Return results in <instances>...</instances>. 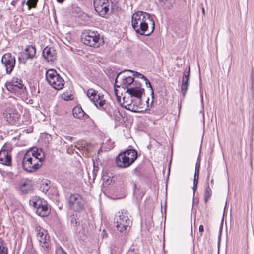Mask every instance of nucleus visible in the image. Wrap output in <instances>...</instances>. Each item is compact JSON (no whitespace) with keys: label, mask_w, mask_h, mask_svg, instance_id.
Listing matches in <instances>:
<instances>
[{"label":"nucleus","mask_w":254,"mask_h":254,"mask_svg":"<svg viewBox=\"0 0 254 254\" xmlns=\"http://www.w3.org/2000/svg\"><path fill=\"white\" fill-rule=\"evenodd\" d=\"M45 160V154L41 149L33 148L27 150L22 158L23 169L33 172L39 169Z\"/></svg>","instance_id":"f257e3e1"},{"label":"nucleus","mask_w":254,"mask_h":254,"mask_svg":"<svg viewBox=\"0 0 254 254\" xmlns=\"http://www.w3.org/2000/svg\"><path fill=\"white\" fill-rule=\"evenodd\" d=\"M16 98L13 97H9L5 104L7 105L6 108L3 112V118L10 125H14L19 120L20 115L17 110L14 108L13 103H15Z\"/></svg>","instance_id":"f03ea898"},{"label":"nucleus","mask_w":254,"mask_h":254,"mask_svg":"<svg viewBox=\"0 0 254 254\" xmlns=\"http://www.w3.org/2000/svg\"><path fill=\"white\" fill-rule=\"evenodd\" d=\"M137 152L133 149L127 150L120 153L116 158V163L121 168L130 166L137 159Z\"/></svg>","instance_id":"7ed1b4c3"},{"label":"nucleus","mask_w":254,"mask_h":254,"mask_svg":"<svg viewBox=\"0 0 254 254\" xmlns=\"http://www.w3.org/2000/svg\"><path fill=\"white\" fill-rule=\"evenodd\" d=\"M35 231L39 245L43 249L44 254H48L51 248V239L47 231L36 225Z\"/></svg>","instance_id":"20e7f679"},{"label":"nucleus","mask_w":254,"mask_h":254,"mask_svg":"<svg viewBox=\"0 0 254 254\" xmlns=\"http://www.w3.org/2000/svg\"><path fill=\"white\" fill-rule=\"evenodd\" d=\"M29 204L35 209L36 214L41 217L47 216L50 213L47 201L39 197H32L29 201Z\"/></svg>","instance_id":"39448f33"},{"label":"nucleus","mask_w":254,"mask_h":254,"mask_svg":"<svg viewBox=\"0 0 254 254\" xmlns=\"http://www.w3.org/2000/svg\"><path fill=\"white\" fill-rule=\"evenodd\" d=\"M46 79L49 84L56 90L63 88L65 82L55 69H50L46 72Z\"/></svg>","instance_id":"423d86ee"},{"label":"nucleus","mask_w":254,"mask_h":254,"mask_svg":"<svg viewBox=\"0 0 254 254\" xmlns=\"http://www.w3.org/2000/svg\"><path fill=\"white\" fill-rule=\"evenodd\" d=\"M82 39L84 44L90 47H98L103 42L97 32L91 30L83 33Z\"/></svg>","instance_id":"0eeeda50"},{"label":"nucleus","mask_w":254,"mask_h":254,"mask_svg":"<svg viewBox=\"0 0 254 254\" xmlns=\"http://www.w3.org/2000/svg\"><path fill=\"white\" fill-rule=\"evenodd\" d=\"M127 211L119 212L115 218V223L118 231L121 232L126 231L129 227L131 221L128 217Z\"/></svg>","instance_id":"6e6552de"},{"label":"nucleus","mask_w":254,"mask_h":254,"mask_svg":"<svg viewBox=\"0 0 254 254\" xmlns=\"http://www.w3.org/2000/svg\"><path fill=\"white\" fill-rule=\"evenodd\" d=\"M67 201L69 208L74 211L80 212L84 209L85 201L79 194L70 193Z\"/></svg>","instance_id":"1a4fd4ad"},{"label":"nucleus","mask_w":254,"mask_h":254,"mask_svg":"<svg viewBox=\"0 0 254 254\" xmlns=\"http://www.w3.org/2000/svg\"><path fill=\"white\" fill-rule=\"evenodd\" d=\"M127 70H123L117 75L115 79V87L127 89L129 85L134 81V78L130 75L126 74Z\"/></svg>","instance_id":"9d476101"},{"label":"nucleus","mask_w":254,"mask_h":254,"mask_svg":"<svg viewBox=\"0 0 254 254\" xmlns=\"http://www.w3.org/2000/svg\"><path fill=\"white\" fill-rule=\"evenodd\" d=\"M154 20L153 17L148 13L142 11H138L135 12L132 16V26H137L138 24H142L144 22H149L152 24Z\"/></svg>","instance_id":"9b49d317"},{"label":"nucleus","mask_w":254,"mask_h":254,"mask_svg":"<svg viewBox=\"0 0 254 254\" xmlns=\"http://www.w3.org/2000/svg\"><path fill=\"white\" fill-rule=\"evenodd\" d=\"M1 64L5 69L7 74H10L13 70L15 64L16 60L14 56L10 53L4 54L1 58Z\"/></svg>","instance_id":"f8f14e48"},{"label":"nucleus","mask_w":254,"mask_h":254,"mask_svg":"<svg viewBox=\"0 0 254 254\" xmlns=\"http://www.w3.org/2000/svg\"><path fill=\"white\" fill-rule=\"evenodd\" d=\"M6 87L10 92L16 94H21L25 90L22 81L17 77H13L11 82H7Z\"/></svg>","instance_id":"ddd939ff"},{"label":"nucleus","mask_w":254,"mask_h":254,"mask_svg":"<svg viewBox=\"0 0 254 254\" xmlns=\"http://www.w3.org/2000/svg\"><path fill=\"white\" fill-rule=\"evenodd\" d=\"M131 98L141 97L144 93V89L142 88L141 84L138 81H134L126 90Z\"/></svg>","instance_id":"4468645a"},{"label":"nucleus","mask_w":254,"mask_h":254,"mask_svg":"<svg viewBox=\"0 0 254 254\" xmlns=\"http://www.w3.org/2000/svg\"><path fill=\"white\" fill-rule=\"evenodd\" d=\"M134 30L140 35H149L154 30L155 22L153 20L152 24L149 22H144L142 24H138L137 26H132Z\"/></svg>","instance_id":"2eb2a0df"},{"label":"nucleus","mask_w":254,"mask_h":254,"mask_svg":"<svg viewBox=\"0 0 254 254\" xmlns=\"http://www.w3.org/2000/svg\"><path fill=\"white\" fill-rule=\"evenodd\" d=\"M94 6L96 11L102 17H104L109 11L108 0H94Z\"/></svg>","instance_id":"dca6fc26"},{"label":"nucleus","mask_w":254,"mask_h":254,"mask_svg":"<svg viewBox=\"0 0 254 254\" xmlns=\"http://www.w3.org/2000/svg\"><path fill=\"white\" fill-rule=\"evenodd\" d=\"M136 99L134 100L131 99L130 101H124V104L126 109L134 112H140V109L142 108L141 97H135ZM123 100H125V97H123Z\"/></svg>","instance_id":"f3484780"},{"label":"nucleus","mask_w":254,"mask_h":254,"mask_svg":"<svg viewBox=\"0 0 254 254\" xmlns=\"http://www.w3.org/2000/svg\"><path fill=\"white\" fill-rule=\"evenodd\" d=\"M190 66H188L185 69L182 79L181 92L183 97H185L189 85V80L190 76Z\"/></svg>","instance_id":"a211bd4d"},{"label":"nucleus","mask_w":254,"mask_h":254,"mask_svg":"<svg viewBox=\"0 0 254 254\" xmlns=\"http://www.w3.org/2000/svg\"><path fill=\"white\" fill-rule=\"evenodd\" d=\"M35 48L31 45L27 46L24 52L21 54V56L19 57V61L20 63L25 64L26 60L30 59H33L36 54Z\"/></svg>","instance_id":"6ab92c4d"},{"label":"nucleus","mask_w":254,"mask_h":254,"mask_svg":"<svg viewBox=\"0 0 254 254\" xmlns=\"http://www.w3.org/2000/svg\"><path fill=\"white\" fill-rule=\"evenodd\" d=\"M0 163L6 166H10L11 163L10 153L4 147L0 151Z\"/></svg>","instance_id":"aec40b11"},{"label":"nucleus","mask_w":254,"mask_h":254,"mask_svg":"<svg viewBox=\"0 0 254 254\" xmlns=\"http://www.w3.org/2000/svg\"><path fill=\"white\" fill-rule=\"evenodd\" d=\"M42 55L48 62H53L56 59L57 54L53 48L46 47L43 50Z\"/></svg>","instance_id":"412c9836"},{"label":"nucleus","mask_w":254,"mask_h":254,"mask_svg":"<svg viewBox=\"0 0 254 254\" xmlns=\"http://www.w3.org/2000/svg\"><path fill=\"white\" fill-rule=\"evenodd\" d=\"M92 102L94 104L96 107L101 110H104L105 109L106 107V100L104 99V97L103 95L99 94L96 99L92 100Z\"/></svg>","instance_id":"4be33fe9"},{"label":"nucleus","mask_w":254,"mask_h":254,"mask_svg":"<svg viewBox=\"0 0 254 254\" xmlns=\"http://www.w3.org/2000/svg\"><path fill=\"white\" fill-rule=\"evenodd\" d=\"M73 115L74 117L80 119H86L89 116L83 110L81 106H76L73 109Z\"/></svg>","instance_id":"5701e85b"},{"label":"nucleus","mask_w":254,"mask_h":254,"mask_svg":"<svg viewBox=\"0 0 254 254\" xmlns=\"http://www.w3.org/2000/svg\"><path fill=\"white\" fill-rule=\"evenodd\" d=\"M19 188L22 193L27 194L32 191L33 185L26 182H22L20 184H19Z\"/></svg>","instance_id":"b1692460"},{"label":"nucleus","mask_w":254,"mask_h":254,"mask_svg":"<svg viewBox=\"0 0 254 254\" xmlns=\"http://www.w3.org/2000/svg\"><path fill=\"white\" fill-rule=\"evenodd\" d=\"M79 217H80V215L73 214L69 217L68 221L72 226L77 228V223Z\"/></svg>","instance_id":"393cba45"},{"label":"nucleus","mask_w":254,"mask_h":254,"mask_svg":"<svg viewBox=\"0 0 254 254\" xmlns=\"http://www.w3.org/2000/svg\"><path fill=\"white\" fill-rule=\"evenodd\" d=\"M87 214L84 215L83 216L80 215V217H79V219L78 220L77 223V228L81 227L82 228H84L86 224L87 219H86Z\"/></svg>","instance_id":"a878e982"},{"label":"nucleus","mask_w":254,"mask_h":254,"mask_svg":"<svg viewBox=\"0 0 254 254\" xmlns=\"http://www.w3.org/2000/svg\"><path fill=\"white\" fill-rule=\"evenodd\" d=\"M98 95L97 92L92 88L87 90V95L91 101L96 99Z\"/></svg>","instance_id":"bb28decb"},{"label":"nucleus","mask_w":254,"mask_h":254,"mask_svg":"<svg viewBox=\"0 0 254 254\" xmlns=\"http://www.w3.org/2000/svg\"><path fill=\"white\" fill-rule=\"evenodd\" d=\"M62 98L65 101L72 100L73 99V96L70 92H66L62 95Z\"/></svg>","instance_id":"cd10ccee"},{"label":"nucleus","mask_w":254,"mask_h":254,"mask_svg":"<svg viewBox=\"0 0 254 254\" xmlns=\"http://www.w3.org/2000/svg\"><path fill=\"white\" fill-rule=\"evenodd\" d=\"M212 194L211 190L209 186H208L205 191V201L206 203L208 199L210 198Z\"/></svg>","instance_id":"c85d7f7f"},{"label":"nucleus","mask_w":254,"mask_h":254,"mask_svg":"<svg viewBox=\"0 0 254 254\" xmlns=\"http://www.w3.org/2000/svg\"><path fill=\"white\" fill-rule=\"evenodd\" d=\"M127 72L132 73L133 75L135 77L140 78L141 79H143L144 81H148L147 78L145 76H144L143 74H142L139 72L134 71L131 70H127Z\"/></svg>","instance_id":"c756f323"},{"label":"nucleus","mask_w":254,"mask_h":254,"mask_svg":"<svg viewBox=\"0 0 254 254\" xmlns=\"http://www.w3.org/2000/svg\"><path fill=\"white\" fill-rule=\"evenodd\" d=\"M38 0H28L26 4L28 6V9H30L31 8H35L36 6Z\"/></svg>","instance_id":"7c9ffc66"},{"label":"nucleus","mask_w":254,"mask_h":254,"mask_svg":"<svg viewBox=\"0 0 254 254\" xmlns=\"http://www.w3.org/2000/svg\"><path fill=\"white\" fill-rule=\"evenodd\" d=\"M199 168H200V163L198 162H197L195 164V173L194 175V178L193 179H199Z\"/></svg>","instance_id":"2f4dec72"},{"label":"nucleus","mask_w":254,"mask_h":254,"mask_svg":"<svg viewBox=\"0 0 254 254\" xmlns=\"http://www.w3.org/2000/svg\"><path fill=\"white\" fill-rule=\"evenodd\" d=\"M0 252L3 254H7V249L3 246V241L0 238Z\"/></svg>","instance_id":"473e14b6"},{"label":"nucleus","mask_w":254,"mask_h":254,"mask_svg":"<svg viewBox=\"0 0 254 254\" xmlns=\"http://www.w3.org/2000/svg\"><path fill=\"white\" fill-rule=\"evenodd\" d=\"M56 254H67L64 250L61 248L59 247L56 250Z\"/></svg>","instance_id":"72a5a7b5"},{"label":"nucleus","mask_w":254,"mask_h":254,"mask_svg":"<svg viewBox=\"0 0 254 254\" xmlns=\"http://www.w3.org/2000/svg\"><path fill=\"white\" fill-rule=\"evenodd\" d=\"M49 188L48 184H42L40 187V189L43 192H46Z\"/></svg>","instance_id":"f704fd0d"},{"label":"nucleus","mask_w":254,"mask_h":254,"mask_svg":"<svg viewBox=\"0 0 254 254\" xmlns=\"http://www.w3.org/2000/svg\"><path fill=\"white\" fill-rule=\"evenodd\" d=\"M198 182V180L196 179H193V190L194 193L196 191L197 187V184Z\"/></svg>","instance_id":"c9c22d12"},{"label":"nucleus","mask_w":254,"mask_h":254,"mask_svg":"<svg viewBox=\"0 0 254 254\" xmlns=\"http://www.w3.org/2000/svg\"><path fill=\"white\" fill-rule=\"evenodd\" d=\"M138 250L130 249L126 254H138Z\"/></svg>","instance_id":"e433bc0d"},{"label":"nucleus","mask_w":254,"mask_h":254,"mask_svg":"<svg viewBox=\"0 0 254 254\" xmlns=\"http://www.w3.org/2000/svg\"><path fill=\"white\" fill-rule=\"evenodd\" d=\"M117 88H119L118 87H115V84L114 85V91H115V95H116V97H117V100L120 101V96H119L118 95V90L117 89Z\"/></svg>","instance_id":"4c0bfd02"},{"label":"nucleus","mask_w":254,"mask_h":254,"mask_svg":"<svg viewBox=\"0 0 254 254\" xmlns=\"http://www.w3.org/2000/svg\"><path fill=\"white\" fill-rule=\"evenodd\" d=\"M145 81V83L147 85V87H149L151 88V91H152V94H153V89H152V87L151 86V85L149 82V81L148 80V81Z\"/></svg>","instance_id":"58836bf2"},{"label":"nucleus","mask_w":254,"mask_h":254,"mask_svg":"<svg viewBox=\"0 0 254 254\" xmlns=\"http://www.w3.org/2000/svg\"><path fill=\"white\" fill-rule=\"evenodd\" d=\"M111 254H120V253L119 252L116 253V251H115V249H112L111 250Z\"/></svg>","instance_id":"ea45409f"},{"label":"nucleus","mask_w":254,"mask_h":254,"mask_svg":"<svg viewBox=\"0 0 254 254\" xmlns=\"http://www.w3.org/2000/svg\"><path fill=\"white\" fill-rule=\"evenodd\" d=\"M199 231L201 233H202L204 231V227L202 225H201L199 227Z\"/></svg>","instance_id":"a19ab883"},{"label":"nucleus","mask_w":254,"mask_h":254,"mask_svg":"<svg viewBox=\"0 0 254 254\" xmlns=\"http://www.w3.org/2000/svg\"><path fill=\"white\" fill-rule=\"evenodd\" d=\"M160 2L163 3L164 4L168 1V0H159Z\"/></svg>","instance_id":"79ce46f5"},{"label":"nucleus","mask_w":254,"mask_h":254,"mask_svg":"<svg viewBox=\"0 0 254 254\" xmlns=\"http://www.w3.org/2000/svg\"><path fill=\"white\" fill-rule=\"evenodd\" d=\"M202 12L203 14L204 15V14H205V9H204V7L202 8Z\"/></svg>","instance_id":"37998d69"},{"label":"nucleus","mask_w":254,"mask_h":254,"mask_svg":"<svg viewBox=\"0 0 254 254\" xmlns=\"http://www.w3.org/2000/svg\"><path fill=\"white\" fill-rule=\"evenodd\" d=\"M57 1L59 3H62L64 2V0H57Z\"/></svg>","instance_id":"c03bdc74"},{"label":"nucleus","mask_w":254,"mask_h":254,"mask_svg":"<svg viewBox=\"0 0 254 254\" xmlns=\"http://www.w3.org/2000/svg\"><path fill=\"white\" fill-rule=\"evenodd\" d=\"M210 183L212 185H213L214 184V179H211Z\"/></svg>","instance_id":"a18cd8bd"},{"label":"nucleus","mask_w":254,"mask_h":254,"mask_svg":"<svg viewBox=\"0 0 254 254\" xmlns=\"http://www.w3.org/2000/svg\"><path fill=\"white\" fill-rule=\"evenodd\" d=\"M209 177H210V174L209 173V174H208L207 177V180H208V179H209Z\"/></svg>","instance_id":"49530a36"},{"label":"nucleus","mask_w":254,"mask_h":254,"mask_svg":"<svg viewBox=\"0 0 254 254\" xmlns=\"http://www.w3.org/2000/svg\"><path fill=\"white\" fill-rule=\"evenodd\" d=\"M115 112H117L120 115V113H119V112L118 110H116Z\"/></svg>","instance_id":"de8ad7c7"},{"label":"nucleus","mask_w":254,"mask_h":254,"mask_svg":"<svg viewBox=\"0 0 254 254\" xmlns=\"http://www.w3.org/2000/svg\"><path fill=\"white\" fill-rule=\"evenodd\" d=\"M253 77H254V75H253V73L252 74V78H253Z\"/></svg>","instance_id":"09e8293b"},{"label":"nucleus","mask_w":254,"mask_h":254,"mask_svg":"<svg viewBox=\"0 0 254 254\" xmlns=\"http://www.w3.org/2000/svg\"><path fill=\"white\" fill-rule=\"evenodd\" d=\"M0 254H3V253H2V252H0Z\"/></svg>","instance_id":"8fccbe9b"}]
</instances>
